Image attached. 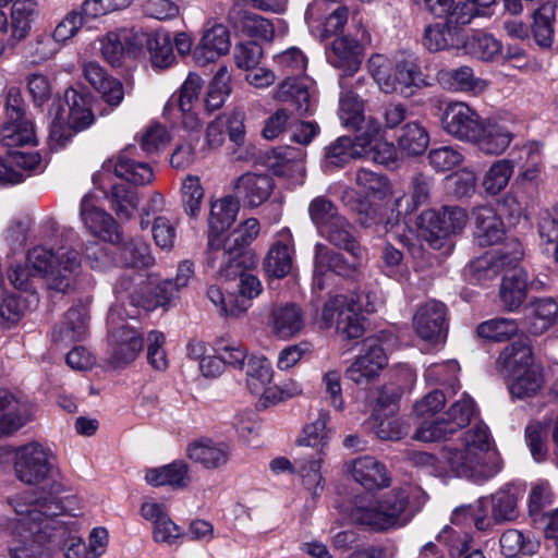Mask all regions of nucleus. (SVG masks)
Returning <instances> with one entry per match:
<instances>
[{
    "instance_id": "5701e85b",
    "label": "nucleus",
    "mask_w": 558,
    "mask_h": 558,
    "mask_svg": "<svg viewBox=\"0 0 558 558\" xmlns=\"http://www.w3.org/2000/svg\"><path fill=\"white\" fill-rule=\"evenodd\" d=\"M308 77H287L272 95L275 100L291 102L299 114L311 113L315 105L314 88Z\"/></svg>"
},
{
    "instance_id": "de8ad7c7",
    "label": "nucleus",
    "mask_w": 558,
    "mask_h": 558,
    "mask_svg": "<svg viewBox=\"0 0 558 558\" xmlns=\"http://www.w3.org/2000/svg\"><path fill=\"white\" fill-rule=\"evenodd\" d=\"M291 240L286 239L284 242H275L264 263L266 272L274 278L286 277L292 268V247Z\"/></svg>"
},
{
    "instance_id": "774afa93",
    "label": "nucleus",
    "mask_w": 558,
    "mask_h": 558,
    "mask_svg": "<svg viewBox=\"0 0 558 558\" xmlns=\"http://www.w3.org/2000/svg\"><path fill=\"white\" fill-rule=\"evenodd\" d=\"M525 441L536 462H543L547 458V426L546 424L534 421L525 427Z\"/></svg>"
},
{
    "instance_id": "72a5a7b5",
    "label": "nucleus",
    "mask_w": 558,
    "mask_h": 558,
    "mask_svg": "<svg viewBox=\"0 0 558 558\" xmlns=\"http://www.w3.org/2000/svg\"><path fill=\"white\" fill-rule=\"evenodd\" d=\"M556 4L544 2L532 14L531 33L536 45L549 49L555 39Z\"/></svg>"
},
{
    "instance_id": "423d86ee",
    "label": "nucleus",
    "mask_w": 558,
    "mask_h": 558,
    "mask_svg": "<svg viewBox=\"0 0 558 558\" xmlns=\"http://www.w3.org/2000/svg\"><path fill=\"white\" fill-rule=\"evenodd\" d=\"M518 497L510 489H499L495 494L482 497L475 507L457 508L452 515L454 523L462 517L470 515L477 530L490 527L492 520L496 523L512 521L518 517Z\"/></svg>"
},
{
    "instance_id": "a19ab883",
    "label": "nucleus",
    "mask_w": 558,
    "mask_h": 558,
    "mask_svg": "<svg viewBox=\"0 0 558 558\" xmlns=\"http://www.w3.org/2000/svg\"><path fill=\"white\" fill-rule=\"evenodd\" d=\"M527 274L523 269H514L506 275L500 287V300L508 311L518 310L526 299Z\"/></svg>"
},
{
    "instance_id": "ddd939ff",
    "label": "nucleus",
    "mask_w": 558,
    "mask_h": 558,
    "mask_svg": "<svg viewBox=\"0 0 558 558\" xmlns=\"http://www.w3.org/2000/svg\"><path fill=\"white\" fill-rule=\"evenodd\" d=\"M389 333L385 331L367 337L363 341V353L347 369L348 378L362 384L378 376L388 364L386 354Z\"/></svg>"
},
{
    "instance_id": "ea45409f",
    "label": "nucleus",
    "mask_w": 558,
    "mask_h": 558,
    "mask_svg": "<svg viewBox=\"0 0 558 558\" xmlns=\"http://www.w3.org/2000/svg\"><path fill=\"white\" fill-rule=\"evenodd\" d=\"M0 143L8 147L36 145L34 123L27 118L7 119L0 129Z\"/></svg>"
},
{
    "instance_id": "0eeeda50",
    "label": "nucleus",
    "mask_w": 558,
    "mask_h": 558,
    "mask_svg": "<svg viewBox=\"0 0 558 558\" xmlns=\"http://www.w3.org/2000/svg\"><path fill=\"white\" fill-rule=\"evenodd\" d=\"M107 323L109 362L114 367H123L138 356L143 350V338L122 317L119 307L110 308Z\"/></svg>"
},
{
    "instance_id": "4be33fe9",
    "label": "nucleus",
    "mask_w": 558,
    "mask_h": 558,
    "mask_svg": "<svg viewBox=\"0 0 558 558\" xmlns=\"http://www.w3.org/2000/svg\"><path fill=\"white\" fill-rule=\"evenodd\" d=\"M82 73L111 109L120 106L124 99V88L118 78L109 75L102 66L94 61L84 63Z\"/></svg>"
},
{
    "instance_id": "603ef678",
    "label": "nucleus",
    "mask_w": 558,
    "mask_h": 558,
    "mask_svg": "<svg viewBox=\"0 0 558 558\" xmlns=\"http://www.w3.org/2000/svg\"><path fill=\"white\" fill-rule=\"evenodd\" d=\"M514 169V162L509 159H498L492 163L486 171L482 186L484 191L489 195H497L504 191Z\"/></svg>"
},
{
    "instance_id": "680f3d73",
    "label": "nucleus",
    "mask_w": 558,
    "mask_h": 558,
    "mask_svg": "<svg viewBox=\"0 0 558 558\" xmlns=\"http://www.w3.org/2000/svg\"><path fill=\"white\" fill-rule=\"evenodd\" d=\"M230 74L227 66H221L215 74L205 99L206 109L211 112L219 109L226 101L231 89Z\"/></svg>"
},
{
    "instance_id": "3c124183",
    "label": "nucleus",
    "mask_w": 558,
    "mask_h": 558,
    "mask_svg": "<svg viewBox=\"0 0 558 558\" xmlns=\"http://www.w3.org/2000/svg\"><path fill=\"white\" fill-rule=\"evenodd\" d=\"M423 45L430 52H438L458 45L456 27L449 23H436L425 28Z\"/></svg>"
},
{
    "instance_id": "a18cd8bd",
    "label": "nucleus",
    "mask_w": 558,
    "mask_h": 558,
    "mask_svg": "<svg viewBox=\"0 0 558 558\" xmlns=\"http://www.w3.org/2000/svg\"><path fill=\"white\" fill-rule=\"evenodd\" d=\"M544 386V376L538 366L526 368L509 377V391L518 399L532 398L538 395Z\"/></svg>"
},
{
    "instance_id": "09e8293b",
    "label": "nucleus",
    "mask_w": 558,
    "mask_h": 558,
    "mask_svg": "<svg viewBox=\"0 0 558 558\" xmlns=\"http://www.w3.org/2000/svg\"><path fill=\"white\" fill-rule=\"evenodd\" d=\"M339 118L347 128L363 132L367 120L364 117V104L353 92H342L340 97Z\"/></svg>"
},
{
    "instance_id": "e2e57ef3",
    "label": "nucleus",
    "mask_w": 558,
    "mask_h": 558,
    "mask_svg": "<svg viewBox=\"0 0 558 558\" xmlns=\"http://www.w3.org/2000/svg\"><path fill=\"white\" fill-rule=\"evenodd\" d=\"M95 97L92 94L75 95L72 102V133L82 132L94 124L93 112Z\"/></svg>"
},
{
    "instance_id": "c03bdc74",
    "label": "nucleus",
    "mask_w": 558,
    "mask_h": 558,
    "mask_svg": "<svg viewBox=\"0 0 558 558\" xmlns=\"http://www.w3.org/2000/svg\"><path fill=\"white\" fill-rule=\"evenodd\" d=\"M245 383L250 392L258 396L272 378L271 363L264 355L252 354L245 362Z\"/></svg>"
},
{
    "instance_id": "f03ea898",
    "label": "nucleus",
    "mask_w": 558,
    "mask_h": 558,
    "mask_svg": "<svg viewBox=\"0 0 558 558\" xmlns=\"http://www.w3.org/2000/svg\"><path fill=\"white\" fill-rule=\"evenodd\" d=\"M441 460L457 476L484 482L501 471L502 460L486 425L480 423L461 437L460 447H446Z\"/></svg>"
},
{
    "instance_id": "5fc2aeb1",
    "label": "nucleus",
    "mask_w": 558,
    "mask_h": 558,
    "mask_svg": "<svg viewBox=\"0 0 558 558\" xmlns=\"http://www.w3.org/2000/svg\"><path fill=\"white\" fill-rule=\"evenodd\" d=\"M147 50L150 54L151 63L157 68H168L175 60L172 38L168 32L157 31L150 33Z\"/></svg>"
},
{
    "instance_id": "20e7f679",
    "label": "nucleus",
    "mask_w": 558,
    "mask_h": 558,
    "mask_svg": "<svg viewBox=\"0 0 558 558\" xmlns=\"http://www.w3.org/2000/svg\"><path fill=\"white\" fill-rule=\"evenodd\" d=\"M329 420V413L320 411L316 420L303 427L296 439V446L302 449L295 459L298 472L313 496H318L324 488L320 469L332 436V429L328 427Z\"/></svg>"
},
{
    "instance_id": "13d9d810",
    "label": "nucleus",
    "mask_w": 558,
    "mask_h": 558,
    "mask_svg": "<svg viewBox=\"0 0 558 558\" xmlns=\"http://www.w3.org/2000/svg\"><path fill=\"white\" fill-rule=\"evenodd\" d=\"M476 331L481 338L504 342L518 333L519 326L514 319L500 317L481 323Z\"/></svg>"
},
{
    "instance_id": "c85d7f7f",
    "label": "nucleus",
    "mask_w": 558,
    "mask_h": 558,
    "mask_svg": "<svg viewBox=\"0 0 558 558\" xmlns=\"http://www.w3.org/2000/svg\"><path fill=\"white\" fill-rule=\"evenodd\" d=\"M525 322L533 335H542L558 324V303L553 298L533 300L526 307Z\"/></svg>"
},
{
    "instance_id": "6ab92c4d",
    "label": "nucleus",
    "mask_w": 558,
    "mask_h": 558,
    "mask_svg": "<svg viewBox=\"0 0 558 558\" xmlns=\"http://www.w3.org/2000/svg\"><path fill=\"white\" fill-rule=\"evenodd\" d=\"M186 457L203 469L214 471L228 464L231 450L225 441L203 437L187 445Z\"/></svg>"
},
{
    "instance_id": "bf43d9fd",
    "label": "nucleus",
    "mask_w": 558,
    "mask_h": 558,
    "mask_svg": "<svg viewBox=\"0 0 558 558\" xmlns=\"http://www.w3.org/2000/svg\"><path fill=\"white\" fill-rule=\"evenodd\" d=\"M119 251L121 263L124 266L146 268L154 264L149 245L141 240H131L123 244Z\"/></svg>"
},
{
    "instance_id": "cd10ccee",
    "label": "nucleus",
    "mask_w": 558,
    "mask_h": 558,
    "mask_svg": "<svg viewBox=\"0 0 558 558\" xmlns=\"http://www.w3.org/2000/svg\"><path fill=\"white\" fill-rule=\"evenodd\" d=\"M475 239L481 246H489L501 241L506 234L501 218L489 206L477 207L474 211Z\"/></svg>"
},
{
    "instance_id": "4468645a",
    "label": "nucleus",
    "mask_w": 558,
    "mask_h": 558,
    "mask_svg": "<svg viewBox=\"0 0 558 558\" xmlns=\"http://www.w3.org/2000/svg\"><path fill=\"white\" fill-rule=\"evenodd\" d=\"M483 120L475 109L462 101L446 106L441 119L442 129L452 137L472 143L481 132Z\"/></svg>"
},
{
    "instance_id": "37998d69",
    "label": "nucleus",
    "mask_w": 558,
    "mask_h": 558,
    "mask_svg": "<svg viewBox=\"0 0 558 558\" xmlns=\"http://www.w3.org/2000/svg\"><path fill=\"white\" fill-rule=\"evenodd\" d=\"M498 363L507 372L509 377L535 366L532 350L523 340L507 345L501 351Z\"/></svg>"
},
{
    "instance_id": "4c0bfd02",
    "label": "nucleus",
    "mask_w": 558,
    "mask_h": 558,
    "mask_svg": "<svg viewBox=\"0 0 558 558\" xmlns=\"http://www.w3.org/2000/svg\"><path fill=\"white\" fill-rule=\"evenodd\" d=\"M66 99H56L49 109V143L51 149L64 148L70 137V110Z\"/></svg>"
},
{
    "instance_id": "aec40b11",
    "label": "nucleus",
    "mask_w": 558,
    "mask_h": 558,
    "mask_svg": "<svg viewBox=\"0 0 558 558\" xmlns=\"http://www.w3.org/2000/svg\"><path fill=\"white\" fill-rule=\"evenodd\" d=\"M345 470L366 490L387 488L391 483L385 464L371 456L359 457L348 462Z\"/></svg>"
},
{
    "instance_id": "1a4fd4ad",
    "label": "nucleus",
    "mask_w": 558,
    "mask_h": 558,
    "mask_svg": "<svg viewBox=\"0 0 558 558\" xmlns=\"http://www.w3.org/2000/svg\"><path fill=\"white\" fill-rule=\"evenodd\" d=\"M69 254L70 251L64 247L53 253L44 246H35L28 251L26 263L34 269V274L47 277L51 289L66 292L70 287Z\"/></svg>"
},
{
    "instance_id": "2eb2a0df",
    "label": "nucleus",
    "mask_w": 558,
    "mask_h": 558,
    "mask_svg": "<svg viewBox=\"0 0 558 558\" xmlns=\"http://www.w3.org/2000/svg\"><path fill=\"white\" fill-rule=\"evenodd\" d=\"M136 148L129 146L117 156L104 163V169L113 171L114 174L132 184L146 185L155 179V172L150 163L135 158Z\"/></svg>"
},
{
    "instance_id": "2f4dec72",
    "label": "nucleus",
    "mask_w": 558,
    "mask_h": 558,
    "mask_svg": "<svg viewBox=\"0 0 558 558\" xmlns=\"http://www.w3.org/2000/svg\"><path fill=\"white\" fill-rule=\"evenodd\" d=\"M328 60L331 65L343 69L345 74L351 76L360 69L361 48L356 40L348 36L336 38L328 52Z\"/></svg>"
},
{
    "instance_id": "e433bc0d",
    "label": "nucleus",
    "mask_w": 558,
    "mask_h": 558,
    "mask_svg": "<svg viewBox=\"0 0 558 558\" xmlns=\"http://www.w3.org/2000/svg\"><path fill=\"white\" fill-rule=\"evenodd\" d=\"M439 80L452 90L472 95L482 94L488 86L485 80L475 76L473 70L466 65L441 71Z\"/></svg>"
},
{
    "instance_id": "7ed1b4c3",
    "label": "nucleus",
    "mask_w": 558,
    "mask_h": 558,
    "mask_svg": "<svg viewBox=\"0 0 558 558\" xmlns=\"http://www.w3.org/2000/svg\"><path fill=\"white\" fill-rule=\"evenodd\" d=\"M420 508L410 487H396L378 498H360L348 517L353 524L383 533L408 525Z\"/></svg>"
},
{
    "instance_id": "c9c22d12",
    "label": "nucleus",
    "mask_w": 558,
    "mask_h": 558,
    "mask_svg": "<svg viewBox=\"0 0 558 558\" xmlns=\"http://www.w3.org/2000/svg\"><path fill=\"white\" fill-rule=\"evenodd\" d=\"M238 213L239 201L234 199L232 196H226L213 202L208 218V240L210 238H223V232L235 221Z\"/></svg>"
},
{
    "instance_id": "39448f33",
    "label": "nucleus",
    "mask_w": 558,
    "mask_h": 558,
    "mask_svg": "<svg viewBox=\"0 0 558 558\" xmlns=\"http://www.w3.org/2000/svg\"><path fill=\"white\" fill-rule=\"evenodd\" d=\"M259 230L258 220L248 218L240 223L227 239L210 238L207 251L208 265L217 268L221 277L235 276L233 266L239 267L243 251L257 238Z\"/></svg>"
},
{
    "instance_id": "9d476101",
    "label": "nucleus",
    "mask_w": 558,
    "mask_h": 558,
    "mask_svg": "<svg viewBox=\"0 0 558 558\" xmlns=\"http://www.w3.org/2000/svg\"><path fill=\"white\" fill-rule=\"evenodd\" d=\"M474 414V401L470 397L463 396L460 400L452 403L440 417L432 422L421 423L414 437L425 442L440 440L446 435L469 425Z\"/></svg>"
},
{
    "instance_id": "7c9ffc66",
    "label": "nucleus",
    "mask_w": 558,
    "mask_h": 558,
    "mask_svg": "<svg viewBox=\"0 0 558 558\" xmlns=\"http://www.w3.org/2000/svg\"><path fill=\"white\" fill-rule=\"evenodd\" d=\"M145 480L154 487L170 486L173 489H183L191 483L190 466L185 461L178 460L160 468L149 469Z\"/></svg>"
},
{
    "instance_id": "f3484780",
    "label": "nucleus",
    "mask_w": 558,
    "mask_h": 558,
    "mask_svg": "<svg viewBox=\"0 0 558 558\" xmlns=\"http://www.w3.org/2000/svg\"><path fill=\"white\" fill-rule=\"evenodd\" d=\"M444 303L430 300L421 305L413 316L415 333L425 342L436 344L442 340L446 322Z\"/></svg>"
},
{
    "instance_id": "f257e3e1",
    "label": "nucleus",
    "mask_w": 558,
    "mask_h": 558,
    "mask_svg": "<svg viewBox=\"0 0 558 558\" xmlns=\"http://www.w3.org/2000/svg\"><path fill=\"white\" fill-rule=\"evenodd\" d=\"M13 470L37 495H17L10 500L16 519L10 545L11 558H45L44 546L59 545L69 536L68 489L52 451L39 442L16 449Z\"/></svg>"
},
{
    "instance_id": "f704fd0d",
    "label": "nucleus",
    "mask_w": 558,
    "mask_h": 558,
    "mask_svg": "<svg viewBox=\"0 0 558 558\" xmlns=\"http://www.w3.org/2000/svg\"><path fill=\"white\" fill-rule=\"evenodd\" d=\"M423 82L418 64L414 60L404 59L395 65L391 78H389L391 86L386 89V94L398 93L410 97L413 95L414 88L420 87Z\"/></svg>"
},
{
    "instance_id": "49530a36",
    "label": "nucleus",
    "mask_w": 558,
    "mask_h": 558,
    "mask_svg": "<svg viewBox=\"0 0 558 558\" xmlns=\"http://www.w3.org/2000/svg\"><path fill=\"white\" fill-rule=\"evenodd\" d=\"M213 350L220 356L225 366L241 371L244 369L248 351L241 341L228 335L220 336L214 340Z\"/></svg>"
},
{
    "instance_id": "8fccbe9b",
    "label": "nucleus",
    "mask_w": 558,
    "mask_h": 558,
    "mask_svg": "<svg viewBox=\"0 0 558 558\" xmlns=\"http://www.w3.org/2000/svg\"><path fill=\"white\" fill-rule=\"evenodd\" d=\"M332 271L337 274L344 271V267L341 265V256L326 245L317 243L315 246L314 288L322 290L324 288L323 277Z\"/></svg>"
},
{
    "instance_id": "473e14b6",
    "label": "nucleus",
    "mask_w": 558,
    "mask_h": 558,
    "mask_svg": "<svg viewBox=\"0 0 558 558\" xmlns=\"http://www.w3.org/2000/svg\"><path fill=\"white\" fill-rule=\"evenodd\" d=\"M398 150L408 157L422 155L429 145V133L418 121L403 124L396 136Z\"/></svg>"
},
{
    "instance_id": "f8f14e48",
    "label": "nucleus",
    "mask_w": 558,
    "mask_h": 558,
    "mask_svg": "<svg viewBox=\"0 0 558 558\" xmlns=\"http://www.w3.org/2000/svg\"><path fill=\"white\" fill-rule=\"evenodd\" d=\"M361 310L354 296L336 295L324 305L322 317L326 327L336 324L339 333L355 339L365 330Z\"/></svg>"
},
{
    "instance_id": "052dcab7",
    "label": "nucleus",
    "mask_w": 558,
    "mask_h": 558,
    "mask_svg": "<svg viewBox=\"0 0 558 558\" xmlns=\"http://www.w3.org/2000/svg\"><path fill=\"white\" fill-rule=\"evenodd\" d=\"M300 153L293 147H279L274 149L269 157V168L276 175L289 177L293 172L301 171L303 165Z\"/></svg>"
},
{
    "instance_id": "338daca9",
    "label": "nucleus",
    "mask_w": 558,
    "mask_h": 558,
    "mask_svg": "<svg viewBox=\"0 0 558 558\" xmlns=\"http://www.w3.org/2000/svg\"><path fill=\"white\" fill-rule=\"evenodd\" d=\"M369 424L383 440H398L405 434L404 424L393 414L373 413Z\"/></svg>"
},
{
    "instance_id": "a878e982",
    "label": "nucleus",
    "mask_w": 558,
    "mask_h": 558,
    "mask_svg": "<svg viewBox=\"0 0 558 558\" xmlns=\"http://www.w3.org/2000/svg\"><path fill=\"white\" fill-rule=\"evenodd\" d=\"M354 232L353 226L339 215L319 234L331 244L348 252L353 257L354 263H361L366 257V251L357 242Z\"/></svg>"
},
{
    "instance_id": "a211bd4d",
    "label": "nucleus",
    "mask_w": 558,
    "mask_h": 558,
    "mask_svg": "<svg viewBox=\"0 0 558 558\" xmlns=\"http://www.w3.org/2000/svg\"><path fill=\"white\" fill-rule=\"evenodd\" d=\"M356 145L361 156L371 158L373 161L386 165L396 159L397 147L384 140L381 125L378 121L368 118L366 128L356 135Z\"/></svg>"
},
{
    "instance_id": "6e6552de",
    "label": "nucleus",
    "mask_w": 558,
    "mask_h": 558,
    "mask_svg": "<svg viewBox=\"0 0 558 558\" xmlns=\"http://www.w3.org/2000/svg\"><path fill=\"white\" fill-rule=\"evenodd\" d=\"M468 222L466 211L458 206H446L440 211H423L417 225L428 244L440 250L448 243V235L460 232Z\"/></svg>"
},
{
    "instance_id": "6e6d98bb",
    "label": "nucleus",
    "mask_w": 558,
    "mask_h": 558,
    "mask_svg": "<svg viewBox=\"0 0 558 558\" xmlns=\"http://www.w3.org/2000/svg\"><path fill=\"white\" fill-rule=\"evenodd\" d=\"M235 26L247 36L263 40H271L274 37V27L271 23L255 13L248 11H239L234 21Z\"/></svg>"
},
{
    "instance_id": "69168bd1",
    "label": "nucleus",
    "mask_w": 558,
    "mask_h": 558,
    "mask_svg": "<svg viewBox=\"0 0 558 558\" xmlns=\"http://www.w3.org/2000/svg\"><path fill=\"white\" fill-rule=\"evenodd\" d=\"M464 47L470 54L484 61L493 60L501 51L500 43L492 35L484 33L472 35Z\"/></svg>"
},
{
    "instance_id": "412c9836",
    "label": "nucleus",
    "mask_w": 558,
    "mask_h": 558,
    "mask_svg": "<svg viewBox=\"0 0 558 558\" xmlns=\"http://www.w3.org/2000/svg\"><path fill=\"white\" fill-rule=\"evenodd\" d=\"M81 218L95 236L114 244L122 240L117 221L111 215L95 206L92 197L85 196L83 198L81 203Z\"/></svg>"
},
{
    "instance_id": "79ce46f5",
    "label": "nucleus",
    "mask_w": 558,
    "mask_h": 558,
    "mask_svg": "<svg viewBox=\"0 0 558 558\" xmlns=\"http://www.w3.org/2000/svg\"><path fill=\"white\" fill-rule=\"evenodd\" d=\"M356 138L340 136L328 144L324 149L323 167L325 170H335L344 167L352 158L360 157Z\"/></svg>"
},
{
    "instance_id": "0e129e2a",
    "label": "nucleus",
    "mask_w": 558,
    "mask_h": 558,
    "mask_svg": "<svg viewBox=\"0 0 558 558\" xmlns=\"http://www.w3.org/2000/svg\"><path fill=\"white\" fill-rule=\"evenodd\" d=\"M111 208L120 219H130L137 209L138 197L135 191L124 184L112 187L110 194Z\"/></svg>"
},
{
    "instance_id": "4d7b16f0",
    "label": "nucleus",
    "mask_w": 558,
    "mask_h": 558,
    "mask_svg": "<svg viewBox=\"0 0 558 558\" xmlns=\"http://www.w3.org/2000/svg\"><path fill=\"white\" fill-rule=\"evenodd\" d=\"M432 179L417 174L413 178L410 191L407 195L397 201V206L402 207L408 214L414 213L421 206L426 205L430 197Z\"/></svg>"
},
{
    "instance_id": "dca6fc26",
    "label": "nucleus",
    "mask_w": 558,
    "mask_h": 558,
    "mask_svg": "<svg viewBox=\"0 0 558 558\" xmlns=\"http://www.w3.org/2000/svg\"><path fill=\"white\" fill-rule=\"evenodd\" d=\"M34 415L33 404L22 396L0 389V437L15 433Z\"/></svg>"
},
{
    "instance_id": "b1692460",
    "label": "nucleus",
    "mask_w": 558,
    "mask_h": 558,
    "mask_svg": "<svg viewBox=\"0 0 558 558\" xmlns=\"http://www.w3.org/2000/svg\"><path fill=\"white\" fill-rule=\"evenodd\" d=\"M231 47L230 33L222 24H216L207 29L193 51V57L199 65L215 62L229 52Z\"/></svg>"
},
{
    "instance_id": "bb28decb",
    "label": "nucleus",
    "mask_w": 558,
    "mask_h": 558,
    "mask_svg": "<svg viewBox=\"0 0 558 558\" xmlns=\"http://www.w3.org/2000/svg\"><path fill=\"white\" fill-rule=\"evenodd\" d=\"M512 138L513 134L506 125L493 120H483L481 132L472 144L487 155H500L509 147Z\"/></svg>"
},
{
    "instance_id": "58836bf2",
    "label": "nucleus",
    "mask_w": 558,
    "mask_h": 558,
    "mask_svg": "<svg viewBox=\"0 0 558 558\" xmlns=\"http://www.w3.org/2000/svg\"><path fill=\"white\" fill-rule=\"evenodd\" d=\"M523 256L524 250L521 242L518 239H509L489 259H480L475 267L480 269L487 265L488 271H492L494 275L506 268H511L514 271Z\"/></svg>"
},
{
    "instance_id": "864d4df0",
    "label": "nucleus",
    "mask_w": 558,
    "mask_h": 558,
    "mask_svg": "<svg viewBox=\"0 0 558 558\" xmlns=\"http://www.w3.org/2000/svg\"><path fill=\"white\" fill-rule=\"evenodd\" d=\"M36 15V3L33 0H15L11 10L12 37L22 40L29 31Z\"/></svg>"
},
{
    "instance_id": "c756f323",
    "label": "nucleus",
    "mask_w": 558,
    "mask_h": 558,
    "mask_svg": "<svg viewBox=\"0 0 558 558\" xmlns=\"http://www.w3.org/2000/svg\"><path fill=\"white\" fill-rule=\"evenodd\" d=\"M303 315L295 304H284L272 308L268 326L271 332L280 339H289L303 328Z\"/></svg>"
},
{
    "instance_id": "9b49d317",
    "label": "nucleus",
    "mask_w": 558,
    "mask_h": 558,
    "mask_svg": "<svg viewBox=\"0 0 558 558\" xmlns=\"http://www.w3.org/2000/svg\"><path fill=\"white\" fill-rule=\"evenodd\" d=\"M203 87V80L195 73H190L183 82L178 95H172L167 101L163 116L171 122L181 120L184 129L194 131L201 126V120L195 107Z\"/></svg>"
},
{
    "instance_id": "393cba45",
    "label": "nucleus",
    "mask_w": 558,
    "mask_h": 558,
    "mask_svg": "<svg viewBox=\"0 0 558 558\" xmlns=\"http://www.w3.org/2000/svg\"><path fill=\"white\" fill-rule=\"evenodd\" d=\"M274 189L272 179L267 174L244 173L234 182L235 196L244 206L255 208L265 203Z\"/></svg>"
}]
</instances>
